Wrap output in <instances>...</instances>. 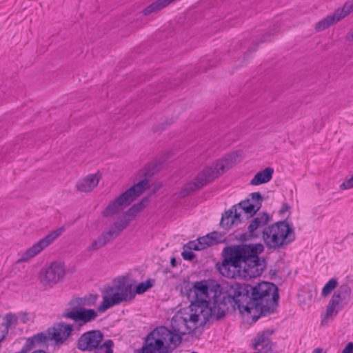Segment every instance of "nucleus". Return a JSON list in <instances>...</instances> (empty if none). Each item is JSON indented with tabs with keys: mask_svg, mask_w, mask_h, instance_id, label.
<instances>
[{
	"mask_svg": "<svg viewBox=\"0 0 353 353\" xmlns=\"http://www.w3.org/2000/svg\"><path fill=\"white\" fill-rule=\"evenodd\" d=\"M243 253L242 244L225 247L222 251V262L216 264L219 273L226 278L243 279Z\"/></svg>",
	"mask_w": 353,
	"mask_h": 353,
	"instance_id": "1a4fd4ad",
	"label": "nucleus"
},
{
	"mask_svg": "<svg viewBox=\"0 0 353 353\" xmlns=\"http://www.w3.org/2000/svg\"><path fill=\"white\" fill-rule=\"evenodd\" d=\"M341 353H353V342L348 343Z\"/></svg>",
	"mask_w": 353,
	"mask_h": 353,
	"instance_id": "473e14b6",
	"label": "nucleus"
},
{
	"mask_svg": "<svg viewBox=\"0 0 353 353\" xmlns=\"http://www.w3.org/2000/svg\"><path fill=\"white\" fill-rule=\"evenodd\" d=\"M338 285L337 279L332 278L328 281L322 289L321 295L323 297L327 296L333 290H334Z\"/></svg>",
	"mask_w": 353,
	"mask_h": 353,
	"instance_id": "cd10ccee",
	"label": "nucleus"
},
{
	"mask_svg": "<svg viewBox=\"0 0 353 353\" xmlns=\"http://www.w3.org/2000/svg\"><path fill=\"white\" fill-rule=\"evenodd\" d=\"M273 173L274 169L271 167H268L258 172L250 181V184L252 185H258L268 183L272 179Z\"/></svg>",
	"mask_w": 353,
	"mask_h": 353,
	"instance_id": "412c9836",
	"label": "nucleus"
},
{
	"mask_svg": "<svg viewBox=\"0 0 353 353\" xmlns=\"http://www.w3.org/2000/svg\"><path fill=\"white\" fill-rule=\"evenodd\" d=\"M277 271L276 269H270L269 272L270 279L274 280L276 277Z\"/></svg>",
	"mask_w": 353,
	"mask_h": 353,
	"instance_id": "4c0bfd02",
	"label": "nucleus"
},
{
	"mask_svg": "<svg viewBox=\"0 0 353 353\" xmlns=\"http://www.w3.org/2000/svg\"><path fill=\"white\" fill-rule=\"evenodd\" d=\"M21 322H22V323H27V322L29 321L28 316V314H27L26 313H24V314L22 315V316H21Z\"/></svg>",
	"mask_w": 353,
	"mask_h": 353,
	"instance_id": "58836bf2",
	"label": "nucleus"
},
{
	"mask_svg": "<svg viewBox=\"0 0 353 353\" xmlns=\"http://www.w3.org/2000/svg\"><path fill=\"white\" fill-rule=\"evenodd\" d=\"M209 239L208 236H203L198 238L195 241L188 243L185 246L190 250H202L210 246V243H208L206 239Z\"/></svg>",
	"mask_w": 353,
	"mask_h": 353,
	"instance_id": "4be33fe9",
	"label": "nucleus"
},
{
	"mask_svg": "<svg viewBox=\"0 0 353 353\" xmlns=\"http://www.w3.org/2000/svg\"><path fill=\"white\" fill-rule=\"evenodd\" d=\"M155 283V280L148 279L145 282H141L136 285L134 290H133L134 293V296L136 294H141L146 292L148 290L154 286Z\"/></svg>",
	"mask_w": 353,
	"mask_h": 353,
	"instance_id": "393cba45",
	"label": "nucleus"
},
{
	"mask_svg": "<svg viewBox=\"0 0 353 353\" xmlns=\"http://www.w3.org/2000/svg\"><path fill=\"white\" fill-rule=\"evenodd\" d=\"M258 44H259V43L254 42V43H252V45H253V46H254V48H253V49H251V48H250V49H249V50H248V52H252L255 51V50H256V46H257V45H258Z\"/></svg>",
	"mask_w": 353,
	"mask_h": 353,
	"instance_id": "37998d69",
	"label": "nucleus"
},
{
	"mask_svg": "<svg viewBox=\"0 0 353 353\" xmlns=\"http://www.w3.org/2000/svg\"><path fill=\"white\" fill-rule=\"evenodd\" d=\"M274 332V330H265L259 332L254 340L252 347L263 353L272 351L275 343L270 340V336Z\"/></svg>",
	"mask_w": 353,
	"mask_h": 353,
	"instance_id": "6ab92c4d",
	"label": "nucleus"
},
{
	"mask_svg": "<svg viewBox=\"0 0 353 353\" xmlns=\"http://www.w3.org/2000/svg\"><path fill=\"white\" fill-rule=\"evenodd\" d=\"M243 253V279H252L260 276L266 267L264 259L259 255L264 250L261 243L242 244Z\"/></svg>",
	"mask_w": 353,
	"mask_h": 353,
	"instance_id": "9d476101",
	"label": "nucleus"
},
{
	"mask_svg": "<svg viewBox=\"0 0 353 353\" xmlns=\"http://www.w3.org/2000/svg\"><path fill=\"white\" fill-rule=\"evenodd\" d=\"M290 209V206L288 203H283V205L279 210V214H283L285 213L287 211H288Z\"/></svg>",
	"mask_w": 353,
	"mask_h": 353,
	"instance_id": "f704fd0d",
	"label": "nucleus"
},
{
	"mask_svg": "<svg viewBox=\"0 0 353 353\" xmlns=\"http://www.w3.org/2000/svg\"><path fill=\"white\" fill-rule=\"evenodd\" d=\"M270 31H272V30H270ZM272 31L274 32H276V30L275 28H274L272 30ZM270 34H271V32H268V33L265 34L263 37L261 38V41H260V43H262V42H265V41H268L270 40Z\"/></svg>",
	"mask_w": 353,
	"mask_h": 353,
	"instance_id": "c9c22d12",
	"label": "nucleus"
},
{
	"mask_svg": "<svg viewBox=\"0 0 353 353\" xmlns=\"http://www.w3.org/2000/svg\"><path fill=\"white\" fill-rule=\"evenodd\" d=\"M17 323V317L13 314H7L5 316V322L0 324V327L5 330L6 334L8 333V327Z\"/></svg>",
	"mask_w": 353,
	"mask_h": 353,
	"instance_id": "bb28decb",
	"label": "nucleus"
},
{
	"mask_svg": "<svg viewBox=\"0 0 353 353\" xmlns=\"http://www.w3.org/2000/svg\"><path fill=\"white\" fill-rule=\"evenodd\" d=\"M181 256L185 260L192 261L196 257V254L192 251L184 250L181 253Z\"/></svg>",
	"mask_w": 353,
	"mask_h": 353,
	"instance_id": "7c9ffc66",
	"label": "nucleus"
},
{
	"mask_svg": "<svg viewBox=\"0 0 353 353\" xmlns=\"http://www.w3.org/2000/svg\"><path fill=\"white\" fill-rule=\"evenodd\" d=\"M159 165L156 163L147 165L144 168L143 176L145 179L126 190L114 200L111 201L103 210V215L105 217L110 216L131 204L145 190L149 188L148 177L154 175L159 171Z\"/></svg>",
	"mask_w": 353,
	"mask_h": 353,
	"instance_id": "423d86ee",
	"label": "nucleus"
},
{
	"mask_svg": "<svg viewBox=\"0 0 353 353\" xmlns=\"http://www.w3.org/2000/svg\"><path fill=\"white\" fill-rule=\"evenodd\" d=\"M312 353H323V348L317 347L312 351Z\"/></svg>",
	"mask_w": 353,
	"mask_h": 353,
	"instance_id": "79ce46f5",
	"label": "nucleus"
},
{
	"mask_svg": "<svg viewBox=\"0 0 353 353\" xmlns=\"http://www.w3.org/2000/svg\"><path fill=\"white\" fill-rule=\"evenodd\" d=\"M98 295L90 294L83 297H73L66 305L59 319H70L76 324L79 330L83 325L94 321L98 313L94 309L85 308V306H92L96 303Z\"/></svg>",
	"mask_w": 353,
	"mask_h": 353,
	"instance_id": "0eeeda50",
	"label": "nucleus"
},
{
	"mask_svg": "<svg viewBox=\"0 0 353 353\" xmlns=\"http://www.w3.org/2000/svg\"><path fill=\"white\" fill-rule=\"evenodd\" d=\"M351 288L347 283L341 284L334 292L326 307L325 318H328L333 314L334 309L340 303H347L351 298Z\"/></svg>",
	"mask_w": 353,
	"mask_h": 353,
	"instance_id": "a211bd4d",
	"label": "nucleus"
},
{
	"mask_svg": "<svg viewBox=\"0 0 353 353\" xmlns=\"http://www.w3.org/2000/svg\"><path fill=\"white\" fill-rule=\"evenodd\" d=\"M131 219H123L115 221L105 232H103L88 248V252L97 251L116 239L130 223Z\"/></svg>",
	"mask_w": 353,
	"mask_h": 353,
	"instance_id": "f8f14e48",
	"label": "nucleus"
},
{
	"mask_svg": "<svg viewBox=\"0 0 353 353\" xmlns=\"http://www.w3.org/2000/svg\"><path fill=\"white\" fill-rule=\"evenodd\" d=\"M103 338V334L99 330L85 332L78 339L77 348L82 352H92L99 347Z\"/></svg>",
	"mask_w": 353,
	"mask_h": 353,
	"instance_id": "dca6fc26",
	"label": "nucleus"
},
{
	"mask_svg": "<svg viewBox=\"0 0 353 353\" xmlns=\"http://www.w3.org/2000/svg\"><path fill=\"white\" fill-rule=\"evenodd\" d=\"M99 181L98 174H90L77 182V190L82 192H90L97 186Z\"/></svg>",
	"mask_w": 353,
	"mask_h": 353,
	"instance_id": "aec40b11",
	"label": "nucleus"
},
{
	"mask_svg": "<svg viewBox=\"0 0 353 353\" xmlns=\"http://www.w3.org/2000/svg\"><path fill=\"white\" fill-rule=\"evenodd\" d=\"M205 236H209V239H206V241L208 243H210V246L223 241V234L216 231L212 232Z\"/></svg>",
	"mask_w": 353,
	"mask_h": 353,
	"instance_id": "c85d7f7f",
	"label": "nucleus"
},
{
	"mask_svg": "<svg viewBox=\"0 0 353 353\" xmlns=\"http://www.w3.org/2000/svg\"><path fill=\"white\" fill-rule=\"evenodd\" d=\"M209 239L208 236H203L198 238L195 241L188 243L185 246L190 250H202L210 246V243H208L206 239Z\"/></svg>",
	"mask_w": 353,
	"mask_h": 353,
	"instance_id": "5701e85b",
	"label": "nucleus"
},
{
	"mask_svg": "<svg viewBox=\"0 0 353 353\" xmlns=\"http://www.w3.org/2000/svg\"><path fill=\"white\" fill-rule=\"evenodd\" d=\"M27 343H26L22 349L17 352L15 353H26L28 351L30 350L31 349H28Z\"/></svg>",
	"mask_w": 353,
	"mask_h": 353,
	"instance_id": "ea45409f",
	"label": "nucleus"
},
{
	"mask_svg": "<svg viewBox=\"0 0 353 353\" xmlns=\"http://www.w3.org/2000/svg\"><path fill=\"white\" fill-rule=\"evenodd\" d=\"M341 188L343 190H347L353 188V175L348 179L345 180L341 185Z\"/></svg>",
	"mask_w": 353,
	"mask_h": 353,
	"instance_id": "2f4dec72",
	"label": "nucleus"
},
{
	"mask_svg": "<svg viewBox=\"0 0 353 353\" xmlns=\"http://www.w3.org/2000/svg\"><path fill=\"white\" fill-rule=\"evenodd\" d=\"M271 216L265 212L259 213L248 226V231L239 234V241L243 242L261 237L270 249L285 248L295 240V232L286 219L268 226Z\"/></svg>",
	"mask_w": 353,
	"mask_h": 353,
	"instance_id": "7ed1b4c3",
	"label": "nucleus"
},
{
	"mask_svg": "<svg viewBox=\"0 0 353 353\" xmlns=\"http://www.w3.org/2000/svg\"><path fill=\"white\" fill-rule=\"evenodd\" d=\"M352 12H353V0H350L345 2L342 8L336 9L333 14L325 17L316 23L314 28L317 32L323 31L345 18Z\"/></svg>",
	"mask_w": 353,
	"mask_h": 353,
	"instance_id": "2eb2a0df",
	"label": "nucleus"
},
{
	"mask_svg": "<svg viewBox=\"0 0 353 353\" xmlns=\"http://www.w3.org/2000/svg\"><path fill=\"white\" fill-rule=\"evenodd\" d=\"M73 330V325L59 321L55 322L52 326L48 327L46 332L49 334L50 341H54L56 345H60L68 339Z\"/></svg>",
	"mask_w": 353,
	"mask_h": 353,
	"instance_id": "f3484780",
	"label": "nucleus"
},
{
	"mask_svg": "<svg viewBox=\"0 0 353 353\" xmlns=\"http://www.w3.org/2000/svg\"><path fill=\"white\" fill-rule=\"evenodd\" d=\"M263 199V197L259 192L250 194L249 199L233 205L231 209L226 210L224 214H222L220 226L225 230H228L232 225L241 223V213L237 212L238 208L248 214V218L252 217L261 208Z\"/></svg>",
	"mask_w": 353,
	"mask_h": 353,
	"instance_id": "6e6552de",
	"label": "nucleus"
},
{
	"mask_svg": "<svg viewBox=\"0 0 353 353\" xmlns=\"http://www.w3.org/2000/svg\"><path fill=\"white\" fill-rule=\"evenodd\" d=\"M48 340H50L49 334L39 332L32 337L28 339L26 343H27V346H28V349L32 350L36 344H46Z\"/></svg>",
	"mask_w": 353,
	"mask_h": 353,
	"instance_id": "b1692460",
	"label": "nucleus"
},
{
	"mask_svg": "<svg viewBox=\"0 0 353 353\" xmlns=\"http://www.w3.org/2000/svg\"><path fill=\"white\" fill-rule=\"evenodd\" d=\"M241 150L235 151L225 156L223 159L218 160L212 165L203 169L192 181L185 185L180 192L181 196L185 197L212 182L234 164L239 163L241 161Z\"/></svg>",
	"mask_w": 353,
	"mask_h": 353,
	"instance_id": "39448f33",
	"label": "nucleus"
},
{
	"mask_svg": "<svg viewBox=\"0 0 353 353\" xmlns=\"http://www.w3.org/2000/svg\"><path fill=\"white\" fill-rule=\"evenodd\" d=\"M212 313L201 314L190 306L180 309L171 320L173 331L165 326L154 329L146 336L137 353H172L182 342V335L193 332L197 327L212 323Z\"/></svg>",
	"mask_w": 353,
	"mask_h": 353,
	"instance_id": "f257e3e1",
	"label": "nucleus"
},
{
	"mask_svg": "<svg viewBox=\"0 0 353 353\" xmlns=\"http://www.w3.org/2000/svg\"><path fill=\"white\" fill-rule=\"evenodd\" d=\"M345 40L350 42L353 41V28L351 29L345 37Z\"/></svg>",
	"mask_w": 353,
	"mask_h": 353,
	"instance_id": "e433bc0d",
	"label": "nucleus"
},
{
	"mask_svg": "<svg viewBox=\"0 0 353 353\" xmlns=\"http://www.w3.org/2000/svg\"><path fill=\"white\" fill-rule=\"evenodd\" d=\"M254 353H260V352H254Z\"/></svg>",
	"mask_w": 353,
	"mask_h": 353,
	"instance_id": "a18cd8bd",
	"label": "nucleus"
},
{
	"mask_svg": "<svg viewBox=\"0 0 353 353\" xmlns=\"http://www.w3.org/2000/svg\"><path fill=\"white\" fill-rule=\"evenodd\" d=\"M132 287V285L129 283L127 277L119 279L115 286L109 287L106 290V294L103 296V302L97 308L98 312H103L114 305L134 299V293Z\"/></svg>",
	"mask_w": 353,
	"mask_h": 353,
	"instance_id": "9b49d317",
	"label": "nucleus"
},
{
	"mask_svg": "<svg viewBox=\"0 0 353 353\" xmlns=\"http://www.w3.org/2000/svg\"><path fill=\"white\" fill-rule=\"evenodd\" d=\"M210 280H203L193 283L192 287L185 288L186 294L190 301V307L201 314L212 313L214 317L209 318L212 323L223 319L230 313L228 304V291L231 288V283H227L221 290L220 294L216 295V290L210 285Z\"/></svg>",
	"mask_w": 353,
	"mask_h": 353,
	"instance_id": "20e7f679",
	"label": "nucleus"
},
{
	"mask_svg": "<svg viewBox=\"0 0 353 353\" xmlns=\"http://www.w3.org/2000/svg\"><path fill=\"white\" fill-rule=\"evenodd\" d=\"M139 214L137 210L135 209V207L132 205L131 208H130L125 212V216H131V218H127V219H131L130 222L132 221V219L137 216V215ZM123 219H126V217L120 218L119 221Z\"/></svg>",
	"mask_w": 353,
	"mask_h": 353,
	"instance_id": "c756f323",
	"label": "nucleus"
},
{
	"mask_svg": "<svg viewBox=\"0 0 353 353\" xmlns=\"http://www.w3.org/2000/svg\"><path fill=\"white\" fill-rule=\"evenodd\" d=\"M170 265L173 268L177 266V262H176V260L175 257H172L171 258V259H170Z\"/></svg>",
	"mask_w": 353,
	"mask_h": 353,
	"instance_id": "a19ab883",
	"label": "nucleus"
},
{
	"mask_svg": "<svg viewBox=\"0 0 353 353\" xmlns=\"http://www.w3.org/2000/svg\"><path fill=\"white\" fill-rule=\"evenodd\" d=\"M31 353H47L46 351L42 350H35Z\"/></svg>",
	"mask_w": 353,
	"mask_h": 353,
	"instance_id": "c03bdc74",
	"label": "nucleus"
},
{
	"mask_svg": "<svg viewBox=\"0 0 353 353\" xmlns=\"http://www.w3.org/2000/svg\"><path fill=\"white\" fill-rule=\"evenodd\" d=\"M65 268L63 263L54 261L43 267L39 272V279L43 285L52 287L63 279Z\"/></svg>",
	"mask_w": 353,
	"mask_h": 353,
	"instance_id": "ddd939ff",
	"label": "nucleus"
},
{
	"mask_svg": "<svg viewBox=\"0 0 353 353\" xmlns=\"http://www.w3.org/2000/svg\"><path fill=\"white\" fill-rule=\"evenodd\" d=\"M63 230L64 228L63 227L59 228L39 240L21 255V256L17 260V263L26 262L35 256L52 243Z\"/></svg>",
	"mask_w": 353,
	"mask_h": 353,
	"instance_id": "4468645a",
	"label": "nucleus"
},
{
	"mask_svg": "<svg viewBox=\"0 0 353 353\" xmlns=\"http://www.w3.org/2000/svg\"><path fill=\"white\" fill-rule=\"evenodd\" d=\"M227 293L230 313L239 310L241 314H251L252 310H255L259 314L253 316L254 321L260 316L274 313L279 299L277 286L270 282H262L252 286L234 281Z\"/></svg>",
	"mask_w": 353,
	"mask_h": 353,
	"instance_id": "f03ea898",
	"label": "nucleus"
},
{
	"mask_svg": "<svg viewBox=\"0 0 353 353\" xmlns=\"http://www.w3.org/2000/svg\"><path fill=\"white\" fill-rule=\"evenodd\" d=\"M114 345V343L112 340L108 339L105 342H101V344L99 345V347L92 350L94 353H113L112 347Z\"/></svg>",
	"mask_w": 353,
	"mask_h": 353,
	"instance_id": "a878e982",
	"label": "nucleus"
},
{
	"mask_svg": "<svg viewBox=\"0 0 353 353\" xmlns=\"http://www.w3.org/2000/svg\"><path fill=\"white\" fill-rule=\"evenodd\" d=\"M143 201L144 200L133 205L139 213L141 212L145 207V204L143 203Z\"/></svg>",
	"mask_w": 353,
	"mask_h": 353,
	"instance_id": "72a5a7b5",
	"label": "nucleus"
}]
</instances>
